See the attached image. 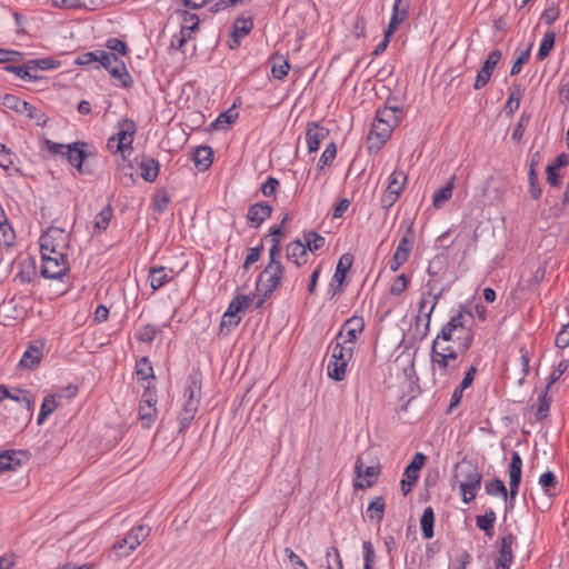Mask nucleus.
I'll return each mask as SVG.
<instances>
[{
	"label": "nucleus",
	"instance_id": "obj_24",
	"mask_svg": "<svg viewBox=\"0 0 569 569\" xmlns=\"http://www.w3.org/2000/svg\"><path fill=\"white\" fill-rule=\"evenodd\" d=\"M410 0H395L392 14L387 27L388 33H395L398 27L408 18Z\"/></svg>",
	"mask_w": 569,
	"mask_h": 569
},
{
	"label": "nucleus",
	"instance_id": "obj_26",
	"mask_svg": "<svg viewBox=\"0 0 569 569\" xmlns=\"http://www.w3.org/2000/svg\"><path fill=\"white\" fill-rule=\"evenodd\" d=\"M286 256L289 262L301 267L307 262L308 251L305 243L300 239H296L287 244Z\"/></svg>",
	"mask_w": 569,
	"mask_h": 569
},
{
	"label": "nucleus",
	"instance_id": "obj_10",
	"mask_svg": "<svg viewBox=\"0 0 569 569\" xmlns=\"http://www.w3.org/2000/svg\"><path fill=\"white\" fill-rule=\"evenodd\" d=\"M426 288H427V290L425 292H422L421 299L419 301V311H418L416 321H417V323H419L420 321H422L425 319L426 320L425 329H426V331H428L432 312H433L436 306L438 305L441 296L443 295L445 288H441L440 290L435 291V286L430 281L426 284Z\"/></svg>",
	"mask_w": 569,
	"mask_h": 569
},
{
	"label": "nucleus",
	"instance_id": "obj_16",
	"mask_svg": "<svg viewBox=\"0 0 569 569\" xmlns=\"http://www.w3.org/2000/svg\"><path fill=\"white\" fill-rule=\"evenodd\" d=\"M521 472H522V459L518 451H513L511 453V460L508 467V476H509V500L512 506L516 497L519 492V486L521 482Z\"/></svg>",
	"mask_w": 569,
	"mask_h": 569
},
{
	"label": "nucleus",
	"instance_id": "obj_63",
	"mask_svg": "<svg viewBox=\"0 0 569 569\" xmlns=\"http://www.w3.org/2000/svg\"><path fill=\"white\" fill-rule=\"evenodd\" d=\"M337 156V148H336V144L333 142L329 143L325 151L322 152L319 161H318V168L321 170L323 169L325 167L327 166H330L332 163V161L335 160Z\"/></svg>",
	"mask_w": 569,
	"mask_h": 569
},
{
	"label": "nucleus",
	"instance_id": "obj_27",
	"mask_svg": "<svg viewBox=\"0 0 569 569\" xmlns=\"http://www.w3.org/2000/svg\"><path fill=\"white\" fill-rule=\"evenodd\" d=\"M253 28L251 18L239 17L234 20L231 33L230 48H236L240 44V40L250 33Z\"/></svg>",
	"mask_w": 569,
	"mask_h": 569
},
{
	"label": "nucleus",
	"instance_id": "obj_36",
	"mask_svg": "<svg viewBox=\"0 0 569 569\" xmlns=\"http://www.w3.org/2000/svg\"><path fill=\"white\" fill-rule=\"evenodd\" d=\"M497 520V515L493 509L489 508L485 515L477 516L476 526L482 530L487 537L493 536V527Z\"/></svg>",
	"mask_w": 569,
	"mask_h": 569
},
{
	"label": "nucleus",
	"instance_id": "obj_56",
	"mask_svg": "<svg viewBox=\"0 0 569 569\" xmlns=\"http://www.w3.org/2000/svg\"><path fill=\"white\" fill-rule=\"evenodd\" d=\"M158 331L153 325H143L138 329L136 338L140 342L150 343L154 340Z\"/></svg>",
	"mask_w": 569,
	"mask_h": 569
},
{
	"label": "nucleus",
	"instance_id": "obj_4",
	"mask_svg": "<svg viewBox=\"0 0 569 569\" xmlns=\"http://www.w3.org/2000/svg\"><path fill=\"white\" fill-rule=\"evenodd\" d=\"M137 132V126L133 120L121 118L116 126V133L107 141L109 151L124 154L126 151H132V143Z\"/></svg>",
	"mask_w": 569,
	"mask_h": 569
},
{
	"label": "nucleus",
	"instance_id": "obj_33",
	"mask_svg": "<svg viewBox=\"0 0 569 569\" xmlns=\"http://www.w3.org/2000/svg\"><path fill=\"white\" fill-rule=\"evenodd\" d=\"M62 400L61 395H47L41 403L40 411L38 413V425L43 423V421L54 412V410L60 406Z\"/></svg>",
	"mask_w": 569,
	"mask_h": 569
},
{
	"label": "nucleus",
	"instance_id": "obj_64",
	"mask_svg": "<svg viewBox=\"0 0 569 569\" xmlns=\"http://www.w3.org/2000/svg\"><path fill=\"white\" fill-rule=\"evenodd\" d=\"M36 363V347L30 343L28 349L22 355L18 367L20 369L32 368Z\"/></svg>",
	"mask_w": 569,
	"mask_h": 569
},
{
	"label": "nucleus",
	"instance_id": "obj_39",
	"mask_svg": "<svg viewBox=\"0 0 569 569\" xmlns=\"http://www.w3.org/2000/svg\"><path fill=\"white\" fill-rule=\"evenodd\" d=\"M52 6L57 8H83L94 10L102 0H50Z\"/></svg>",
	"mask_w": 569,
	"mask_h": 569
},
{
	"label": "nucleus",
	"instance_id": "obj_21",
	"mask_svg": "<svg viewBox=\"0 0 569 569\" xmlns=\"http://www.w3.org/2000/svg\"><path fill=\"white\" fill-rule=\"evenodd\" d=\"M272 213V207L264 201L253 203L247 212V220L251 228H258Z\"/></svg>",
	"mask_w": 569,
	"mask_h": 569
},
{
	"label": "nucleus",
	"instance_id": "obj_38",
	"mask_svg": "<svg viewBox=\"0 0 569 569\" xmlns=\"http://www.w3.org/2000/svg\"><path fill=\"white\" fill-rule=\"evenodd\" d=\"M252 302V298L246 295L234 296L227 308V317L241 316Z\"/></svg>",
	"mask_w": 569,
	"mask_h": 569
},
{
	"label": "nucleus",
	"instance_id": "obj_44",
	"mask_svg": "<svg viewBox=\"0 0 569 569\" xmlns=\"http://www.w3.org/2000/svg\"><path fill=\"white\" fill-rule=\"evenodd\" d=\"M537 161L531 160L528 171L529 192L533 199H539L541 196V189L539 187V178L537 173Z\"/></svg>",
	"mask_w": 569,
	"mask_h": 569
},
{
	"label": "nucleus",
	"instance_id": "obj_54",
	"mask_svg": "<svg viewBox=\"0 0 569 569\" xmlns=\"http://www.w3.org/2000/svg\"><path fill=\"white\" fill-rule=\"evenodd\" d=\"M290 64L283 57L278 56L273 59L271 68V73L273 78L282 80L288 74Z\"/></svg>",
	"mask_w": 569,
	"mask_h": 569
},
{
	"label": "nucleus",
	"instance_id": "obj_6",
	"mask_svg": "<svg viewBox=\"0 0 569 569\" xmlns=\"http://www.w3.org/2000/svg\"><path fill=\"white\" fill-rule=\"evenodd\" d=\"M283 273L284 267L282 263H268L266 266L257 282L258 290L262 292V298L257 301L256 308H261L266 298L280 287Z\"/></svg>",
	"mask_w": 569,
	"mask_h": 569
},
{
	"label": "nucleus",
	"instance_id": "obj_58",
	"mask_svg": "<svg viewBox=\"0 0 569 569\" xmlns=\"http://www.w3.org/2000/svg\"><path fill=\"white\" fill-rule=\"evenodd\" d=\"M170 203V196L167 191L161 190L158 191L152 199V207L156 212L159 214L163 213L167 210L168 204Z\"/></svg>",
	"mask_w": 569,
	"mask_h": 569
},
{
	"label": "nucleus",
	"instance_id": "obj_46",
	"mask_svg": "<svg viewBox=\"0 0 569 569\" xmlns=\"http://www.w3.org/2000/svg\"><path fill=\"white\" fill-rule=\"evenodd\" d=\"M21 452L10 451L0 453V472L14 469L21 463Z\"/></svg>",
	"mask_w": 569,
	"mask_h": 569
},
{
	"label": "nucleus",
	"instance_id": "obj_41",
	"mask_svg": "<svg viewBox=\"0 0 569 569\" xmlns=\"http://www.w3.org/2000/svg\"><path fill=\"white\" fill-rule=\"evenodd\" d=\"M455 188V176L443 186L438 189L432 197V204L435 208L440 209L452 197Z\"/></svg>",
	"mask_w": 569,
	"mask_h": 569
},
{
	"label": "nucleus",
	"instance_id": "obj_30",
	"mask_svg": "<svg viewBox=\"0 0 569 569\" xmlns=\"http://www.w3.org/2000/svg\"><path fill=\"white\" fill-rule=\"evenodd\" d=\"M403 116V110L397 106H390L387 103L383 108L378 109L376 118L381 122L397 127Z\"/></svg>",
	"mask_w": 569,
	"mask_h": 569
},
{
	"label": "nucleus",
	"instance_id": "obj_49",
	"mask_svg": "<svg viewBox=\"0 0 569 569\" xmlns=\"http://www.w3.org/2000/svg\"><path fill=\"white\" fill-rule=\"evenodd\" d=\"M442 352V353H449V352H462L458 345L452 343L449 339L441 338V335H437L432 342L431 352Z\"/></svg>",
	"mask_w": 569,
	"mask_h": 569
},
{
	"label": "nucleus",
	"instance_id": "obj_14",
	"mask_svg": "<svg viewBox=\"0 0 569 569\" xmlns=\"http://www.w3.org/2000/svg\"><path fill=\"white\" fill-rule=\"evenodd\" d=\"M466 352H430L431 367L433 372H439L441 377H446L450 370L458 368V358Z\"/></svg>",
	"mask_w": 569,
	"mask_h": 569
},
{
	"label": "nucleus",
	"instance_id": "obj_32",
	"mask_svg": "<svg viewBox=\"0 0 569 569\" xmlns=\"http://www.w3.org/2000/svg\"><path fill=\"white\" fill-rule=\"evenodd\" d=\"M138 167L140 169V176L146 182H153L158 174L160 164L159 161L154 158H143L139 163Z\"/></svg>",
	"mask_w": 569,
	"mask_h": 569
},
{
	"label": "nucleus",
	"instance_id": "obj_47",
	"mask_svg": "<svg viewBox=\"0 0 569 569\" xmlns=\"http://www.w3.org/2000/svg\"><path fill=\"white\" fill-rule=\"evenodd\" d=\"M556 41V34L552 31H548L545 33L540 47L537 53V60L542 61L545 60L551 52V50L555 47Z\"/></svg>",
	"mask_w": 569,
	"mask_h": 569
},
{
	"label": "nucleus",
	"instance_id": "obj_50",
	"mask_svg": "<svg viewBox=\"0 0 569 569\" xmlns=\"http://www.w3.org/2000/svg\"><path fill=\"white\" fill-rule=\"evenodd\" d=\"M136 375L139 380L153 379V367L148 357H142L136 362Z\"/></svg>",
	"mask_w": 569,
	"mask_h": 569
},
{
	"label": "nucleus",
	"instance_id": "obj_29",
	"mask_svg": "<svg viewBox=\"0 0 569 569\" xmlns=\"http://www.w3.org/2000/svg\"><path fill=\"white\" fill-rule=\"evenodd\" d=\"M197 30V21L190 26L182 24L178 33H174L171 38L170 48L177 51L184 52L186 43L192 39L194 31Z\"/></svg>",
	"mask_w": 569,
	"mask_h": 569
},
{
	"label": "nucleus",
	"instance_id": "obj_51",
	"mask_svg": "<svg viewBox=\"0 0 569 569\" xmlns=\"http://www.w3.org/2000/svg\"><path fill=\"white\" fill-rule=\"evenodd\" d=\"M67 144L53 142L49 139L42 141L41 151L43 157H64Z\"/></svg>",
	"mask_w": 569,
	"mask_h": 569
},
{
	"label": "nucleus",
	"instance_id": "obj_8",
	"mask_svg": "<svg viewBox=\"0 0 569 569\" xmlns=\"http://www.w3.org/2000/svg\"><path fill=\"white\" fill-rule=\"evenodd\" d=\"M408 183L407 173L397 166L388 178V184L380 198V206L388 211L400 198Z\"/></svg>",
	"mask_w": 569,
	"mask_h": 569
},
{
	"label": "nucleus",
	"instance_id": "obj_37",
	"mask_svg": "<svg viewBox=\"0 0 569 569\" xmlns=\"http://www.w3.org/2000/svg\"><path fill=\"white\" fill-rule=\"evenodd\" d=\"M385 510H386V500L382 496H378V497H375L371 500V502L368 505L366 515L370 520L379 523L383 519Z\"/></svg>",
	"mask_w": 569,
	"mask_h": 569
},
{
	"label": "nucleus",
	"instance_id": "obj_34",
	"mask_svg": "<svg viewBox=\"0 0 569 569\" xmlns=\"http://www.w3.org/2000/svg\"><path fill=\"white\" fill-rule=\"evenodd\" d=\"M2 104L18 113L26 114L29 118L32 117V107L16 94H6L2 98Z\"/></svg>",
	"mask_w": 569,
	"mask_h": 569
},
{
	"label": "nucleus",
	"instance_id": "obj_15",
	"mask_svg": "<svg viewBox=\"0 0 569 569\" xmlns=\"http://www.w3.org/2000/svg\"><path fill=\"white\" fill-rule=\"evenodd\" d=\"M395 127L381 122L377 118H375L370 133L368 136V149L369 151H378L381 147L387 142L390 138Z\"/></svg>",
	"mask_w": 569,
	"mask_h": 569
},
{
	"label": "nucleus",
	"instance_id": "obj_7",
	"mask_svg": "<svg viewBox=\"0 0 569 569\" xmlns=\"http://www.w3.org/2000/svg\"><path fill=\"white\" fill-rule=\"evenodd\" d=\"M151 529L144 525H138L123 537L118 538L112 546V550L118 558L130 556L150 535Z\"/></svg>",
	"mask_w": 569,
	"mask_h": 569
},
{
	"label": "nucleus",
	"instance_id": "obj_9",
	"mask_svg": "<svg viewBox=\"0 0 569 569\" xmlns=\"http://www.w3.org/2000/svg\"><path fill=\"white\" fill-rule=\"evenodd\" d=\"M101 67H103L110 76L123 88L132 86V77L130 76L126 63L117 57L116 53L106 50L101 56Z\"/></svg>",
	"mask_w": 569,
	"mask_h": 569
},
{
	"label": "nucleus",
	"instance_id": "obj_11",
	"mask_svg": "<svg viewBox=\"0 0 569 569\" xmlns=\"http://www.w3.org/2000/svg\"><path fill=\"white\" fill-rule=\"evenodd\" d=\"M363 329V318L353 316L345 321L333 341L343 346L355 347L358 337L362 333Z\"/></svg>",
	"mask_w": 569,
	"mask_h": 569
},
{
	"label": "nucleus",
	"instance_id": "obj_45",
	"mask_svg": "<svg viewBox=\"0 0 569 569\" xmlns=\"http://www.w3.org/2000/svg\"><path fill=\"white\" fill-rule=\"evenodd\" d=\"M111 218H112V208L110 204H107L94 217V220H93L94 230L99 231V232L104 231L108 228Z\"/></svg>",
	"mask_w": 569,
	"mask_h": 569
},
{
	"label": "nucleus",
	"instance_id": "obj_61",
	"mask_svg": "<svg viewBox=\"0 0 569 569\" xmlns=\"http://www.w3.org/2000/svg\"><path fill=\"white\" fill-rule=\"evenodd\" d=\"M362 555H363V569H372L376 552L371 541L366 540L362 542Z\"/></svg>",
	"mask_w": 569,
	"mask_h": 569
},
{
	"label": "nucleus",
	"instance_id": "obj_17",
	"mask_svg": "<svg viewBox=\"0 0 569 569\" xmlns=\"http://www.w3.org/2000/svg\"><path fill=\"white\" fill-rule=\"evenodd\" d=\"M426 462V456L417 452L411 462L405 468L401 479V490L407 495L419 478V471Z\"/></svg>",
	"mask_w": 569,
	"mask_h": 569
},
{
	"label": "nucleus",
	"instance_id": "obj_3",
	"mask_svg": "<svg viewBox=\"0 0 569 569\" xmlns=\"http://www.w3.org/2000/svg\"><path fill=\"white\" fill-rule=\"evenodd\" d=\"M355 347L332 342L331 355L327 365V375L335 381H342L346 378L347 369L352 359Z\"/></svg>",
	"mask_w": 569,
	"mask_h": 569
},
{
	"label": "nucleus",
	"instance_id": "obj_48",
	"mask_svg": "<svg viewBox=\"0 0 569 569\" xmlns=\"http://www.w3.org/2000/svg\"><path fill=\"white\" fill-rule=\"evenodd\" d=\"M7 399H11L13 401H17L19 403L24 405L28 409L32 407L33 403V395L29 390H23L20 388H12L9 389V396Z\"/></svg>",
	"mask_w": 569,
	"mask_h": 569
},
{
	"label": "nucleus",
	"instance_id": "obj_53",
	"mask_svg": "<svg viewBox=\"0 0 569 569\" xmlns=\"http://www.w3.org/2000/svg\"><path fill=\"white\" fill-rule=\"evenodd\" d=\"M139 419L144 428H150L157 418V408L139 405L138 409Z\"/></svg>",
	"mask_w": 569,
	"mask_h": 569
},
{
	"label": "nucleus",
	"instance_id": "obj_5",
	"mask_svg": "<svg viewBox=\"0 0 569 569\" xmlns=\"http://www.w3.org/2000/svg\"><path fill=\"white\" fill-rule=\"evenodd\" d=\"M456 468L459 470L458 476L462 478L459 485L462 501L468 503L476 498L482 476L478 468L470 462H459Z\"/></svg>",
	"mask_w": 569,
	"mask_h": 569
},
{
	"label": "nucleus",
	"instance_id": "obj_2",
	"mask_svg": "<svg viewBox=\"0 0 569 569\" xmlns=\"http://www.w3.org/2000/svg\"><path fill=\"white\" fill-rule=\"evenodd\" d=\"M472 322V313L465 307L459 306V309L450 317L439 335L443 340L449 339L452 343L458 345L462 352H467L473 342V332L470 328Z\"/></svg>",
	"mask_w": 569,
	"mask_h": 569
},
{
	"label": "nucleus",
	"instance_id": "obj_35",
	"mask_svg": "<svg viewBox=\"0 0 569 569\" xmlns=\"http://www.w3.org/2000/svg\"><path fill=\"white\" fill-rule=\"evenodd\" d=\"M415 243V232L411 226H408L398 243L395 254L408 260Z\"/></svg>",
	"mask_w": 569,
	"mask_h": 569
},
{
	"label": "nucleus",
	"instance_id": "obj_40",
	"mask_svg": "<svg viewBox=\"0 0 569 569\" xmlns=\"http://www.w3.org/2000/svg\"><path fill=\"white\" fill-rule=\"evenodd\" d=\"M238 112L234 107L221 112L212 122L211 128L214 130H227L237 119Z\"/></svg>",
	"mask_w": 569,
	"mask_h": 569
},
{
	"label": "nucleus",
	"instance_id": "obj_20",
	"mask_svg": "<svg viewBox=\"0 0 569 569\" xmlns=\"http://www.w3.org/2000/svg\"><path fill=\"white\" fill-rule=\"evenodd\" d=\"M183 397L186 398L182 410L197 413L201 398V386L200 382L194 378L190 377L187 387L184 388Z\"/></svg>",
	"mask_w": 569,
	"mask_h": 569
},
{
	"label": "nucleus",
	"instance_id": "obj_19",
	"mask_svg": "<svg viewBox=\"0 0 569 569\" xmlns=\"http://www.w3.org/2000/svg\"><path fill=\"white\" fill-rule=\"evenodd\" d=\"M501 57H502V53L498 49L492 50L489 53V56L485 60L481 69L479 70V72L476 77V81L473 84V88L476 90L482 89L489 82V80L492 76V72H493L496 66L498 64V62L500 61Z\"/></svg>",
	"mask_w": 569,
	"mask_h": 569
},
{
	"label": "nucleus",
	"instance_id": "obj_57",
	"mask_svg": "<svg viewBox=\"0 0 569 569\" xmlns=\"http://www.w3.org/2000/svg\"><path fill=\"white\" fill-rule=\"evenodd\" d=\"M531 48H532V43H529V46L525 50H522L520 52H518V51L516 52L517 58H516V60L511 67V70H510L511 76H516L521 72L523 63L527 62L528 59L530 58Z\"/></svg>",
	"mask_w": 569,
	"mask_h": 569
},
{
	"label": "nucleus",
	"instance_id": "obj_52",
	"mask_svg": "<svg viewBox=\"0 0 569 569\" xmlns=\"http://www.w3.org/2000/svg\"><path fill=\"white\" fill-rule=\"evenodd\" d=\"M486 492L489 496L501 497L505 501H507L509 498L508 490H507L503 481L500 479H495L490 482H487L486 483Z\"/></svg>",
	"mask_w": 569,
	"mask_h": 569
},
{
	"label": "nucleus",
	"instance_id": "obj_55",
	"mask_svg": "<svg viewBox=\"0 0 569 569\" xmlns=\"http://www.w3.org/2000/svg\"><path fill=\"white\" fill-rule=\"evenodd\" d=\"M106 50H96L83 52L79 54L76 59V63L79 66H89L92 62L101 63V56H104Z\"/></svg>",
	"mask_w": 569,
	"mask_h": 569
},
{
	"label": "nucleus",
	"instance_id": "obj_23",
	"mask_svg": "<svg viewBox=\"0 0 569 569\" xmlns=\"http://www.w3.org/2000/svg\"><path fill=\"white\" fill-rule=\"evenodd\" d=\"M87 147L86 142L76 141L67 144L64 150V157L69 164L77 168L79 172H82V163L87 158V153L84 148Z\"/></svg>",
	"mask_w": 569,
	"mask_h": 569
},
{
	"label": "nucleus",
	"instance_id": "obj_62",
	"mask_svg": "<svg viewBox=\"0 0 569 569\" xmlns=\"http://www.w3.org/2000/svg\"><path fill=\"white\" fill-rule=\"evenodd\" d=\"M409 282L410 280L405 273L399 274L391 283L390 293L395 297L402 295L407 290Z\"/></svg>",
	"mask_w": 569,
	"mask_h": 569
},
{
	"label": "nucleus",
	"instance_id": "obj_18",
	"mask_svg": "<svg viewBox=\"0 0 569 569\" xmlns=\"http://www.w3.org/2000/svg\"><path fill=\"white\" fill-rule=\"evenodd\" d=\"M498 555L495 559L496 569H510L513 561L512 546L515 537L511 532L503 535L498 541Z\"/></svg>",
	"mask_w": 569,
	"mask_h": 569
},
{
	"label": "nucleus",
	"instance_id": "obj_13",
	"mask_svg": "<svg viewBox=\"0 0 569 569\" xmlns=\"http://www.w3.org/2000/svg\"><path fill=\"white\" fill-rule=\"evenodd\" d=\"M353 257L350 253L342 254L337 263L336 271L329 284V293L331 297L340 295L343 290L347 272L350 270Z\"/></svg>",
	"mask_w": 569,
	"mask_h": 569
},
{
	"label": "nucleus",
	"instance_id": "obj_25",
	"mask_svg": "<svg viewBox=\"0 0 569 569\" xmlns=\"http://www.w3.org/2000/svg\"><path fill=\"white\" fill-rule=\"evenodd\" d=\"M328 130L317 122H310L306 131V142L310 153L316 152L328 137Z\"/></svg>",
	"mask_w": 569,
	"mask_h": 569
},
{
	"label": "nucleus",
	"instance_id": "obj_12",
	"mask_svg": "<svg viewBox=\"0 0 569 569\" xmlns=\"http://www.w3.org/2000/svg\"><path fill=\"white\" fill-rule=\"evenodd\" d=\"M355 473L357 480L353 483L355 489H366L372 487L380 473L379 463L365 467L363 457L359 456L355 462Z\"/></svg>",
	"mask_w": 569,
	"mask_h": 569
},
{
	"label": "nucleus",
	"instance_id": "obj_31",
	"mask_svg": "<svg viewBox=\"0 0 569 569\" xmlns=\"http://www.w3.org/2000/svg\"><path fill=\"white\" fill-rule=\"evenodd\" d=\"M213 161V151L209 146H199L193 152V162L199 171H206Z\"/></svg>",
	"mask_w": 569,
	"mask_h": 569
},
{
	"label": "nucleus",
	"instance_id": "obj_42",
	"mask_svg": "<svg viewBox=\"0 0 569 569\" xmlns=\"http://www.w3.org/2000/svg\"><path fill=\"white\" fill-rule=\"evenodd\" d=\"M302 242L305 243L307 251L316 252L325 246L326 239L317 231L309 230L303 232Z\"/></svg>",
	"mask_w": 569,
	"mask_h": 569
},
{
	"label": "nucleus",
	"instance_id": "obj_1",
	"mask_svg": "<svg viewBox=\"0 0 569 569\" xmlns=\"http://www.w3.org/2000/svg\"><path fill=\"white\" fill-rule=\"evenodd\" d=\"M57 237L62 238V230L58 228H51L40 237L41 276L47 279H60L68 270L63 247L60 243L49 246V240Z\"/></svg>",
	"mask_w": 569,
	"mask_h": 569
},
{
	"label": "nucleus",
	"instance_id": "obj_60",
	"mask_svg": "<svg viewBox=\"0 0 569 569\" xmlns=\"http://www.w3.org/2000/svg\"><path fill=\"white\" fill-rule=\"evenodd\" d=\"M549 387V385L547 386ZM548 389V388H546ZM550 409V399L547 396V390L541 392L538 397V408L536 411L537 420L541 421L547 418L548 411Z\"/></svg>",
	"mask_w": 569,
	"mask_h": 569
},
{
	"label": "nucleus",
	"instance_id": "obj_59",
	"mask_svg": "<svg viewBox=\"0 0 569 569\" xmlns=\"http://www.w3.org/2000/svg\"><path fill=\"white\" fill-rule=\"evenodd\" d=\"M521 97L522 93L520 90V86H516L509 93L508 100L505 104V109L507 110L508 113H513L516 110L519 109Z\"/></svg>",
	"mask_w": 569,
	"mask_h": 569
},
{
	"label": "nucleus",
	"instance_id": "obj_28",
	"mask_svg": "<svg viewBox=\"0 0 569 569\" xmlns=\"http://www.w3.org/2000/svg\"><path fill=\"white\" fill-rule=\"evenodd\" d=\"M569 163V157L566 153L558 154L555 160L547 166L546 173H547V182L552 186L557 187L560 183V176L558 171L566 167Z\"/></svg>",
	"mask_w": 569,
	"mask_h": 569
},
{
	"label": "nucleus",
	"instance_id": "obj_43",
	"mask_svg": "<svg viewBox=\"0 0 569 569\" xmlns=\"http://www.w3.org/2000/svg\"><path fill=\"white\" fill-rule=\"evenodd\" d=\"M435 513L431 507H427L420 519L422 536L426 539L433 537Z\"/></svg>",
	"mask_w": 569,
	"mask_h": 569
},
{
	"label": "nucleus",
	"instance_id": "obj_22",
	"mask_svg": "<svg viewBox=\"0 0 569 569\" xmlns=\"http://www.w3.org/2000/svg\"><path fill=\"white\" fill-rule=\"evenodd\" d=\"M174 272L172 269H168L162 266L150 267L148 273V280L153 291L161 289L164 284L172 281Z\"/></svg>",
	"mask_w": 569,
	"mask_h": 569
}]
</instances>
